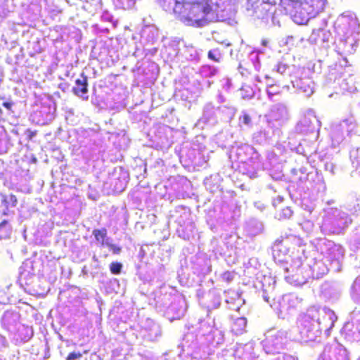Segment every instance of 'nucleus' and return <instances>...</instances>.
I'll use <instances>...</instances> for the list:
<instances>
[{"mask_svg":"<svg viewBox=\"0 0 360 360\" xmlns=\"http://www.w3.org/2000/svg\"><path fill=\"white\" fill-rule=\"evenodd\" d=\"M185 25L196 27L221 21L232 25L236 12L230 0H157Z\"/></svg>","mask_w":360,"mask_h":360,"instance_id":"nucleus-1","label":"nucleus"},{"mask_svg":"<svg viewBox=\"0 0 360 360\" xmlns=\"http://www.w3.org/2000/svg\"><path fill=\"white\" fill-rule=\"evenodd\" d=\"M198 333H188L184 339V351L191 360L205 359L212 352L210 345L215 347L224 342V331L217 327L216 319L207 317L198 323Z\"/></svg>","mask_w":360,"mask_h":360,"instance_id":"nucleus-2","label":"nucleus"},{"mask_svg":"<svg viewBox=\"0 0 360 360\" xmlns=\"http://www.w3.org/2000/svg\"><path fill=\"white\" fill-rule=\"evenodd\" d=\"M338 316L326 307L312 306L297 319L299 340L302 342H319L322 331L326 336L334 326Z\"/></svg>","mask_w":360,"mask_h":360,"instance_id":"nucleus-3","label":"nucleus"},{"mask_svg":"<svg viewBox=\"0 0 360 360\" xmlns=\"http://www.w3.org/2000/svg\"><path fill=\"white\" fill-rule=\"evenodd\" d=\"M343 256V248L339 245L329 242L326 250V258L304 257L307 271L311 273L309 278L318 279L326 274L330 269L333 271H340Z\"/></svg>","mask_w":360,"mask_h":360,"instance_id":"nucleus-4","label":"nucleus"},{"mask_svg":"<svg viewBox=\"0 0 360 360\" xmlns=\"http://www.w3.org/2000/svg\"><path fill=\"white\" fill-rule=\"evenodd\" d=\"M276 72L283 78L290 79L297 93L302 94L307 98L314 93L315 84L311 78V72L309 68L278 62L276 66Z\"/></svg>","mask_w":360,"mask_h":360,"instance_id":"nucleus-5","label":"nucleus"},{"mask_svg":"<svg viewBox=\"0 0 360 360\" xmlns=\"http://www.w3.org/2000/svg\"><path fill=\"white\" fill-rule=\"evenodd\" d=\"M323 213L322 224L320 226L323 234H342L352 223L350 216L338 208H325Z\"/></svg>","mask_w":360,"mask_h":360,"instance_id":"nucleus-6","label":"nucleus"},{"mask_svg":"<svg viewBox=\"0 0 360 360\" xmlns=\"http://www.w3.org/2000/svg\"><path fill=\"white\" fill-rule=\"evenodd\" d=\"M291 3L292 20L304 25L323 10L326 0H288Z\"/></svg>","mask_w":360,"mask_h":360,"instance_id":"nucleus-7","label":"nucleus"},{"mask_svg":"<svg viewBox=\"0 0 360 360\" xmlns=\"http://www.w3.org/2000/svg\"><path fill=\"white\" fill-rule=\"evenodd\" d=\"M304 252V250L302 248L298 249L296 253H292L293 255L289 263L282 266L285 281L292 285H302L309 279L311 273L307 271V266L303 263L300 255Z\"/></svg>","mask_w":360,"mask_h":360,"instance_id":"nucleus-8","label":"nucleus"},{"mask_svg":"<svg viewBox=\"0 0 360 360\" xmlns=\"http://www.w3.org/2000/svg\"><path fill=\"white\" fill-rule=\"evenodd\" d=\"M159 39L158 29L153 25L144 26L141 32V41L140 46H136V50L134 55L136 57L141 56L143 53L145 55L148 54L154 55L157 53L158 48L150 47L155 46Z\"/></svg>","mask_w":360,"mask_h":360,"instance_id":"nucleus-9","label":"nucleus"},{"mask_svg":"<svg viewBox=\"0 0 360 360\" xmlns=\"http://www.w3.org/2000/svg\"><path fill=\"white\" fill-rule=\"evenodd\" d=\"M161 304V310L169 321L181 319L187 309L185 298L179 295H165Z\"/></svg>","mask_w":360,"mask_h":360,"instance_id":"nucleus-10","label":"nucleus"},{"mask_svg":"<svg viewBox=\"0 0 360 360\" xmlns=\"http://www.w3.org/2000/svg\"><path fill=\"white\" fill-rule=\"evenodd\" d=\"M274 0H246V10L249 15L260 19L266 23L271 19L274 25L278 24L275 22L276 17L273 9Z\"/></svg>","mask_w":360,"mask_h":360,"instance_id":"nucleus-11","label":"nucleus"},{"mask_svg":"<svg viewBox=\"0 0 360 360\" xmlns=\"http://www.w3.org/2000/svg\"><path fill=\"white\" fill-rule=\"evenodd\" d=\"M261 344L266 354H277L282 351L288 342V332L283 329L271 328L265 334Z\"/></svg>","mask_w":360,"mask_h":360,"instance_id":"nucleus-12","label":"nucleus"},{"mask_svg":"<svg viewBox=\"0 0 360 360\" xmlns=\"http://www.w3.org/2000/svg\"><path fill=\"white\" fill-rule=\"evenodd\" d=\"M337 36L360 34V23L356 15L350 11L340 15L334 23Z\"/></svg>","mask_w":360,"mask_h":360,"instance_id":"nucleus-13","label":"nucleus"},{"mask_svg":"<svg viewBox=\"0 0 360 360\" xmlns=\"http://www.w3.org/2000/svg\"><path fill=\"white\" fill-rule=\"evenodd\" d=\"M316 360H349L346 348L335 339L325 344Z\"/></svg>","mask_w":360,"mask_h":360,"instance_id":"nucleus-14","label":"nucleus"},{"mask_svg":"<svg viewBox=\"0 0 360 360\" xmlns=\"http://www.w3.org/2000/svg\"><path fill=\"white\" fill-rule=\"evenodd\" d=\"M321 127V122L316 116L313 109L309 108L306 110L302 115V118L296 125V131L300 134H309L317 132L316 136Z\"/></svg>","mask_w":360,"mask_h":360,"instance_id":"nucleus-15","label":"nucleus"},{"mask_svg":"<svg viewBox=\"0 0 360 360\" xmlns=\"http://www.w3.org/2000/svg\"><path fill=\"white\" fill-rule=\"evenodd\" d=\"M342 335L349 342L360 340V311L354 310L341 330Z\"/></svg>","mask_w":360,"mask_h":360,"instance_id":"nucleus-16","label":"nucleus"},{"mask_svg":"<svg viewBox=\"0 0 360 360\" xmlns=\"http://www.w3.org/2000/svg\"><path fill=\"white\" fill-rule=\"evenodd\" d=\"M360 42V34L336 36V51L340 56L354 54Z\"/></svg>","mask_w":360,"mask_h":360,"instance_id":"nucleus-17","label":"nucleus"},{"mask_svg":"<svg viewBox=\"0 0 360 360\" xmlns=\"http://www.w3.org/2000/svg\"><path fill=\"white\" fill-rule=\"evenodd\" d=\"M356 127V124L352 119L345 120L340 123L333 124L330 131V137L333 147L340 145L345 139V135H348L354 131Z\"/></svg>","mask_w":360,"mask_h":360,"instance_id":"nucleus-18","label":"nucleus"},{"mask_svg":"<svg viewBox=\"0 0 360 360\" xmlns=\"http://www.w3.org/2000/svg\"><path fill=\"white\" fill-rule=\"evenodd\" d=\"M288 239H278L272 247V253L275 262L281 264V266L288 264L292 256L288 257L289 252Z\"/></svg>","mask_w":360,"mask_h":360,"instance_id":"nucleus-19","label":"nucleus"},{"mask_svg":"<svg viewBox=\"0 0 360 360\" xmlns=\"http://www.w3.org/2000/svg\"><path fill=\"white\" fill-rule=\"evenodd\" d=\"M141 327L143 338L148 341H156L162 335L160 325L151 319L147 318L143 321Z\"/></svg>","mask_w":360,"mask_h":360,"instance_id":"nucleus-20","label":"nucleus"},{"mask_svg":"<svg viewBox=\"0 0 360 360\" xmlns=\"http://www.w3.org/2000/svg\"><path fill=\"white\" fill-rule=\"evenodd\" d=\"M235 360H262L259 356L254 352V345L252 342L247 344H237L234 349Z\"/></svg>","mask_w":360,"mask_h":360,"instance_id":"nucleus-21","label":"nucleus"},{"mask_svg":"<svg viewBox=\"0 0 360 360\" xmlns=\"http://www.w3.org/2000/svg\"><path fill=\"white\" fill-rule=\"evenodd\" d=\"M70 5L80 6L89 15H94L102 6L101 0H65Z\"/></svg>","mask_w":360,"mask_h":360,"instance_id":"nucleus-22","label":"nucleus"},{"mask_svg":"<svg viewBox=\"0 0 360 360\" xmlns=\"http://www.w3.org/2000/svg\"><path fill=\"white\" fill-rule=\"evenodd\" d=\"M30 117L32 121L37 124L45 125L53 120L54 115L51 107L42 106L39 110L34 111Z\"/></svg>","mask_w":360,"mask_h":360,"instance_id":"nucleus-23","label":"nucleus"},{"mask_svg":"<svg viewBox=\"0 0 360 360\" xmlns=\"http://www.w3.org/2000/svg\"><path fill=\"white\" fill-rule=\"evenodd\" d=\"M321 294L328 300H337L341 294V287L336 282H325L321 285Z\"/></svg>","mask_w":360,"mask_h":360,"instance_id":"nucleus-24","label":"nucleus"},{"mask_svg":"<svg viewBox=\"0 0 360 360\" xmlns=\"http://www.w3.org/2000/svg\"><path fill=\"white\" fill-rule=\"evenodd\" d=\"M18 200L15 195L11 194L9 195H2L0 205V215L1 217H12L14 215V211L10 208L15 207L17 205Z\"/></svg>","mask_w":360,"mask_h":360,"instance_id":"nucleus-25","label":"nucleus"},{"mask_svg":"<svg viewBox=\"0 0 360 360\" xmlns=\"http://www.w3.org/2000/svg\"><path fill=\"white\" fill-rule=\"evenodd\" d=\"M289 110L284 103H276L274 105L270 111V117L272 120L283 124L289 119Z\"/></svg>","mask_w":360,"mask_h":360,"instance_id":"nucleus-26","label":"nucleus"},{"mask_svg":"<svg viewBox=\"0 0 360 360\" xmlns=\"http://www.w3.org/2000/svg\"><path fill=\"white\" fill-rule=\"evenodd\" d=\"M225 302L229 305V308L239 311L245 300L241 298L240 295L233 290H228L224 292Z\"/></svg>","mask_w":360,"mask_h":360,"instance_id":"nucleus-27","label":"nucleus"},{"mask_svg":"<svg viewBox=\"0 0 360 360\" xmlns=\"http://www.w3.org/2000/svg\"><path fill=\"white\" fill-rule=\"evenodd\" d=\"M20 315L17 312L6 311L1 319L3 326L10 332H15L19 323Z\"/></svg>","mask_w":360,"mask_h":360,"instance_id":"nucleus-28","label":"nucleus"},{"mask_svg":"<svg viewBox=\"0 0 360 360\" xmlns=\"http://www.w3.org/2000/svg\"><path fill=\"white\" fill-rule=\"evenodd\" d=\"M302 299L296 294L290 293L282 297L279 302L281 310L289 311L291 309H295L300 306Z\"/></svg>","mask_w":360,"mask_h":360,"instance_id":"nucleus-29","label":"nucleus"},{"mask_svg":"<svg viewBox=\"0 0 360 360\" xmlns=\"http://www.w3.org/2000/svg\"><path fill=\"white\" fill-rule=\"evenodd\" d=\"M101 20L103 22H108L110 27H102L99 25H95L94 28L98 33H108L110 28H115L118 23L117 20H115L113 15L108 11H104L102 13L101 15Z\"/></svg>","mask_w":360,"mask_h":360,"instance_id":"nucleus-30","label":"nucleus"},{"mask_svg":"<svg viewBox=\"0 0 360 360\" xmlns=\"http://www.w3.org/2000/svg\"><path fill=\"white\" fill-rule=\"evenodd\" d=\"M331 38V33L330 31L319 28L314 30L309 40L315 44L328 42Z\"/></svg>","mask_w":360,"mask_h":360,"instance_id":"nucleus-31","label":"nucleus"},{"mask_svg":"<svg viewBox=\"0 0 360 360\" xmlns=\"http://www.w3.org/2000/svg\"><path fill=\"white\" fill-rule=\"evenodd\" d=\"M72 91L75 95L83 97L84 94L88 93L87 77L82 75V78L75 81V86L72 89Z\"/></svg>","mask_w":360,"mask_h":360,"instance_id":"nucleus-32","label":"nucleus"},{"mask_svg":"<svg viewBox=\"0 0 360 360\" xmlns=\"http://www.w3.org/2000/svg\"><path fill=\"white\" fill-rule=\"evenodd\" d=\"M245 231L250 236H257L263 231V224L255 219H251L246 222Z\"/></svg>","mask_w":360,"mask_h":360,"instance_id":"nucleus-33","label":"nucleus"},{"mask_svg":"<svg viewBox=\"0 0 360 360\" xmlns=\"http://www.w3.org/2000/svg\"><path fill=\"white\" fill-rule=\"evenodd\" d=\"M215 116L214 106L212 103H206L203 108L202 117L198 120V124L207 123L214 120Z\"/></svg>","mask_w":360,"mask_h":360,"instance_id":"nucleus-34","label":"nucleus"},{"mask_svg":"<svg viewBox=\"0 0 360 360\" xmlns=\"http://www.w3.org/2000/svg\"><path fill=\"white\" fill-rule=\"evenodd\" d=\"M93 235L96 242L101 247H105L107 245H109V242L111 240V238L107 235V230L105 229H94Z\"/></svg>","mask_w":360,"mask_h":360,"instance_id":"nucleus-35","label":"nucleus"},{"mask_svg":"<svg viewBox=\"0 0 360 360\" xmlns=\"http://www.w3.org/2000/svg\"><path fill=\"white\" fill-rule=\"evenodd\" d=\"M247 319L245 317L236 318L231 325V331L236 335H240L245 330Z\"/></svg>","mask_w":360,"mask_h":360,"instance_id":"nucleus-36","label":"nucleus"},{"mask_svg":"<svg viewBox=\"0 0 360 360\" xmlns=\"http://www.w3.org/2000/svg\"><path fill=\"white\" fill-rule=\"evenodd\" d=\"M340 86L343 92L354 93L357 89L355 78L353 76H349L342 79Z\"/></svg>","mask_w":360,"mask_h":360,"instance_id":"nucleus-37","label":"nucleus"},{"mask_svg":"<svg viewBox=\"0 0 360 360\" xmlns=\"http://www.w3.org/2000/svg\"><path fill=\"white\" fill-rule=\"evenodd\" d=\"M238 126L242 129H250L252 127L253 122L252 117L246 110H243L240 112L238 119Z\"/></svg>","mask_w":360,"mask_h":360,"instance_id":"nucleus-38","label":"nucleus"},{"mask_svg":"<svg viewBox=\"0 0 360 360\" xmlns=\"http://www.w3.org/2000/svg\"><path fill=\"white\" fill-rule=\"evenodd\" d=\"M207 296L209 299V302L207 305L209 310L219 307L221 305V298L215 290L210 291Z\"/></svg>","mask_w":360,"mask_h":360,"instance_id":"nucleus-39","label":"nucleus"},{"mask_svg":"<svg viewBox=\"0 0 360 360\" xmlns=\"http://www.w3.org/2000/svg\"><path fill=\"white\" fill-rule=\"evenodd\" d=\"M198 72L202 78H212L217 75V69L210 65H204L200 68Z\"/></svg>","mask_w":360,"mask_h":360,"instance_id":"nucleus-40","label":"nucleus"},{"mask_svg":"<svg viewBox=\"0 0 360 360\" xmlns=\"http://www.w3.org/2000/svg\"><path fill=\"white\" fill-rule=\"evenodd\" d=\"M350 159L352 166L356 168L360 177V147L350 151Z\"/></svg>","mask_w":360,"mask_h":360,"instance_id":"nucleus-41","label":"nucleus"},{"mask_svg":"<svg viewBox=\"0 0 360 360\" xmlns=\"http://www.w3.org/2000/svg\"><path fill=\"white\" fill-rule=\"evenodd\" d=\"M352 300L360 304V276L357 277L353 283L351 289Z\"/></svg>","mask_w":360,"mask_h":360,"instance_id":"nucleus-42","label":"nucleus"},{"mask_svg":"<svg viewBox=\"0 0 360 360\" xmlns=\"http://www.w3.org/2000/svg\"><path fill=\"white\" fill-rule=\"evenodd\" d=\"M184 55L188 60L197 61L199 60V53L192 46H185Z\"/></svg>","mask_w":360,"mask_h":360,"instance_id":"nucleus-43","label":"nucleus"},{"mask_svg":"<svg viewBox=\"0 0 360 360\" xmlns=\"http://www.w3.org/2000/svg\"><path fill=\"white\" fill-rule=\"evenodd\" d=\"M266 91L268 98L270 100L274 101V97L276 96H278L281 91V87H280L279 84L267 83Z\"/></svg>","mask_w":360,"mask_h":360,"instance_id":"nucleus-44","label":"nucleus"},{"mask_svg":"<svg viewBox=\"0 0 360 360\" xmlns=\"http://www.w3.org/2000/svg\"><path fill=\"white\" fill-rule=\"evenodd\" d=\"M11 226L7 219H3L0 223V239H5L10 236Z\"/></svg>","mask_w":360,"mask_h":360,"instance_id":"nucleus-45","label":"nucleus"},{"mask_svg":"<svg viewBox=\"0 0 360 360\" xmlns=\"http://www.w3.org/2000/svg\"><path fill=\"white\" fill-rule=\"evenodd\" d=\"M137 0H113L114 5L124 10L131 9L134 7Z\"/></svg>","mask_w":360,"mask_h":360,"instance_id":"nucleus-46","label":"nucleus"},{"mask_svg":"<svg viewBox=\"0 0 360 360\" xmlns=\"http://www.w3.org/2000/svg\"><path fill=\"white\" fill-rule=\"evenodd\" d=\"M219 110L221 111L222 113L225 114L226 117L231 120L237 111L236 108L231 105H225L219 107Z\"/></svg>","mask_w":360,"mask_h":360,"instance_id":"nucleus-47","label":"nucleus"},{"mask_svg":"<svg viewBox=\"0 0 360 360\" xmlns=\"http://www.w3.org/2000/svg\"><path fill=\"white\" fill-rule=\"evenodd\" d=\"M276 65L274 66V69H273V73L274 75V77L273 79L269 77H266L265 79L266 80V84L267 85V83L269 84H274L273 82L274 80H276L277 82H284L285 80H286L288 78H283L282 76H281L280 75H278V73L276 72Z\"/></svg>","mask_w":360,"mask_h":360,"instance_id":"nucleus-48","label":"nucleus"},{"mask_svg":"<svg viewBox=\"0 0 360 360\" xmlns=\"http://www.w3.org/2000/svg\"><path fill=\"white\" fill-rule=\"evenodd\" d=\"M122 264L120 262H112L110 264V271L112 274L118 275L121 273Z\"/></svg>","mask_w":360,"mask_h":360,"instance_id":"nucleus-49","label":"nucleus"},{"mask_svg":"<svg viewBox=\"0 0 360 360\" xmlns=\"http://www.w3.org/2000/svg\"><path fill=\"white\" fill-rule=\"evenodd\" d=\"M221 58V56L218 49H212L208 52V58L214 62H219Z\"/></svg>","mask_w":360,"mask_h":360,"instance_id":"nucleus-50","label":"nucleus"},{"mask_svg":"<svg viewBox=\"0 0 360 360\" xmlns=\"http://www.w3.org/2000/svg\"><path fill=\"white\" fill-rule=\"evenodd\" d=\"M324 169L326 172H328L331 175L335 174L336 166L334 162L330 160H326L324 162Z\"/></svg>","mask_w":360,"mask_h":360,"instance_id":"nucleus-51","label":"nucleus"},{"mask_svg":"<svg viewBox=\"0 0 360 360\" xmlns=\"http://www.w3.org/2000/svg\"><path fill=\"white\" fill-rule=\"evenodd\" d=\"M250 59L253 62L255 68L259 70L260 69V61H259V52H252L250 56Z\"/></svg>","mask_w":360,"mask_h":360,"instance_id":"nucleus-52","label":"nucleus"},{"mask_svg":"<svg viewBox=\"0 0 360 360\" xmlns=\"http://www.w3.org/2000/svg\"><path fill=\"white\" fill-rule=\"evenodd\" d=\"M292 214V211L289 207H286L283 209H282L281 213H280V217L279 219H289Z\"/></svg>","mask_w":360,"mask_h":360,"instance_id":"nucleus-53","label":"nucleus"},{"mask_svg":"<svg viewBox=\"0 0 360 360\" xmlns=\"http://www.w3.org/2000/svg\"><path fill=\"white\" fill-rule=\"evenodd\" d=\"M351 241L356 245L357 248H360V234H357V226L354 229L352 232Z\"/></svg>","mask_w":360,"mask_h":360,"instance_id":"nucleus-54","label":"nucleus"},{"mask_svg":"<svg viewBox=\"0 0 360 360\" xmlns=\"http://www.w3.org/2000/svg\"><path fill=\"white\" fill-rule=\"evenodd\" d=\"M240 150H244L245 152L250 153H252L253 154L255 155V158H257V156H258L257 153H256L255 151L254 148L249 145L245 144V145L242 146L240 148H238V154H240V152H239Z\"/></svg>","mask_w":360,"mask_h":360,"instance_id":"nucleus-55","label":"nucleus"},{"mask_svg":"<svg viewBox=\"0 0 360 360\" xmlns=\"http://www.w3.org/2000/svg\"><path fill=\"white\" fill-rule=\"evenodd\" d=\"M349 210L352 212H356L360 210V198H356L353 205H349Z\"/></svg>","mask_w":360,"mask_h":360,"instance_id":"nucleus-56","label":"nucleus"},{"mask_svg":"<svg viewBox=\"0 0 360 360\" xmlns=\"http://www.w3.org/2000/svg\"><path fill=\"white\" fill-rule=\"evenodd\" d=\"M112 241V240L111 239V240L109 242V245H107L105 247H108L112 252L113 254H120L121 252V248L113 244Z\"/></svg>","mask_w":360,"mask_h":360,"instance_id":"nucleus-57","label":"nucleus"},{"mask_svg":"<svg viewBox=\"0 0 360 360\" xmlns=\"http://www.w3.org/2000/svg\"><path fill=\"white\" fill-rule=\"evenodd\" d=\"M314 189L317 193L323 192L326 189L325 184L321 180H319Z\"/></svg>","mask_w":360,"mask_h":360,"instance_id":"nucleus-58","label":"nucleus"},{"mask_svg":"<svg viewBox=\"0 0 360 360\" xmlns=\"http://www.w3.org/2000/svg\"><path fill=\"white\" fill-rule=\"evenodd\" d=\"M82 354L80 352H71L68 354L66 358V360H77L82 358Z\"/></svg>","mask_w":360,"mask_h":360,"instance_id":"nucleus-59","label":"nucleus"},{"mask_svg":"<svg viewBox=\"0 0 360 360\" xmlns=\"http://www.w3.org/2000/svg\"><path fill=\"white\" fill-rule=\"evenodd\" d=\"M176 212H181L182 214L181 216H184L186 219L190 216L189 210L185 207H178L176 208Z\"/></svg>","mask_w":360,"mask_h":360,"instance_id":"nucleus-60","label":"nucleus"},{"mask_svg":"<svg viewBox=\"0 0 360 360\" xmlns=\"http://www.w3.org/2000/svg\"><path fill=\"white\" fill-rule=\"evenodd\" d=\"M221 278L224 281L230 282L233 278V274L230 271H226L222 274Z\"/></svg>","mask_w":360,"mask_h":360,"instance_id":"nucleus-61","label":"nucleus"},{"mask_svg":"<svg viewBox=\"0 0 360 360\" xmlns=\"http://www.w3.org/2000/svg\"><path fill=\"white\" fill-rule=\"evenodd\" d=\"M97 151V149L96 148L95 146H94V148H92V150L91 152L89 154L88 151H86L85 150H82V153H84V155H85V157L86 158H93V154L91 153H95Z\"/></svg>","mask_w":360,"mask_h":360,"instance_id":"nucleus-62","label":"nucleus"},{"mask_svg":"<svg viewBox=\"0 0 360 360\" xmlns=\"http://www.w3.org/2000/svg\"><path fill=\"white\" fill-rule=\"evenodd\" d=\"M212 84V82H211L210 80H206L203 84H201V88L202 89H204V88L209 89L211 86Z\"/></svg>","mask_w":360,"mask_h":360,"instance_id":"nucleus-63","label":"nucleus"},{"mask_svg":"<svg viewBox=\"0 0 360 360\" xmlns=\"http://www.w3.org/2000/svg\"><path fill=\"white\" fill-rule=\"evenodd\" d=\"M262 296L265 302H266L267 303H270V297L267 295L266 290H263Z\"/></svg>","mask_w":360,"mask_h":360,"instance_id":"nucleus-64","label":"nucleus"}]
</instances>
